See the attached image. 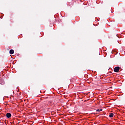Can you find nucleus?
<instances>
[{
    "label": "nucleus",
    "mask_w": 125,
    "mask_h": 125,
    "mask_svg": "<svg viewBox=\"0 0 125 125\" xmlns=\"http://www.w3.org/2000/svg\"><path fill=\"white\" fill-rule=\"evenodd\" d=\"M120 69V67L119 66H117V67H115L114 68L113 71L115 73H118Z\"/></svg>",
    "instance_id": "nucleus-1"
},
{
    "label": "nucleus",
    "mask_w": 125,
    "mask_h": 125,
    "mask_svg": "<svg viewBox=\"0 0 125 125\" xmlns=\"http://www.w3.org/2000/svg\"><path fill=\"white\" fill-rule=\"evenodd\" d=\"M103 111V109H101L100 110V111Z\"/></svg>",
    "instance_id": "nucleus-6"
},
{
    "label": "nucleus",
    "mask_w": 125,
    "mask_h": 125,
    "mask_svg": "<svg viewBox=\"0 0 125 125\" xmlns=\"http://www.w3.org/2000/svg\"><path fill=\"white\" fill-rule=\"evenodd\" d=\"M113 116H114V114L113 113H110V114L109 115V117L110 118H112V117H113Z\"/></svg>",
    "instance_id": "nucleus-4"
},
{
    "label": "nucleus",
    "mask_w": 125,
    "mask_h": 125,
    "mask_svg": "<svg viewBox=\"0 0 125 125\" xmlns=\"http://www.w3.org/2000/svg\"><path fill=\"white\" fill-rule=\"evenodd\" d=\"M96 111H97V112H100V109H97V110H96Z\"/></svg>",
    "instance_id": "nucleus-5"
},
{
    "label": "nucleus",
    "mask_w": 125,
    "mask_h": 125,
    "mask_svg": "<svg viewBox=\"0 0 125 125\" xmlns=\"http://www.w3.org/2000/svg\"><path fill=\"white\" fill-rule=\"evenodd\" d=\"M14 53V50L11 49L9 51V54H11V55H12Z\"/></svg>",
    "instance_id": "nucleus-3"
},
{
    "label": "nucleus",
    "mask_w": 125,
    "mask_h": 125,
    "mask_svg": "<svg viewBox=\"0 0 125 125\" xmlns=\"http://www.w3.org/2000/svg\"><path fill=\"white\" fill-rule=\"evenodd\" d=\"M6 116L7 118H10L11 117L12 115L11 113H8L6 114Z\"/></svg>",
    "instance_id": "nucleus-2"
}]
</instances>
